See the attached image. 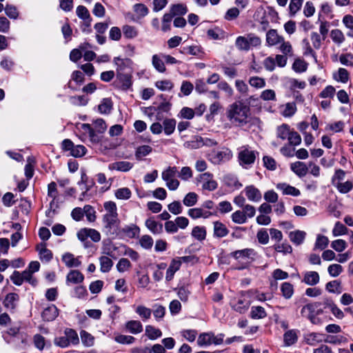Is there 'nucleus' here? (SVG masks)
Returning a JSON list of instances; mask_svg holds the SVG:
<instances>
[{"instance_id":"nucleus-1","label":"nucleus","mask_w":353,"mask_h":353,"mask_svg":"<svg viewBox=\"0 0 353 353\" xmlns=\"http://www.w3.org/2000/svg\"><path fill=\"white\" fill-rule=\"evenodd\" d=\"M250 108L241 101H237L230 105L227 111L228 119L233 123L239 126L248 125L245 130H252V132L261 130L260 120L258 118H250Z\"/></svg>"},{"instance_id":"nucleus-2","label":"nucleus","mask_w":353,"mask_h":353,"mask_svg":"<svg viewBox=\"0 0 353 353\" xmlns=\"http://www.w3.org/2000/svg\"><path fill=\"white\" fill-rule=\"evenodd\" d=\"M117 205L112 202V235L115 236L135 238L140 233V229L136 225L132 224L125 225L123 228L119 227L120 221L117 219Z\"/></svg>"},{"instance_id":"nucleus-3","label":"nucleus","mask_w":353,"mask_h":353,"mask_svg":"<svg viewBox=\"0 0 353 353\" xmlns=\"http://www.w3.org/2000/svg\"><path fill=\"white\" fill-rule=\"evenodd\" d=\"M230 256L236 261L243 264L239 270L244 269L250 262L254 261L256 252L253 248H245L232 252Z\"/></svg>"},{"instance_id":"nucleus-4","label":"nucleus","mask_w":353,"mask_h":353,"mask_svg":"<svg viewBox=\"0 0 353 353\" xmlns=\"http://www.w3.org/2000/svg\"><path fill=\"white\" fill-rule=\"evenodd\" d=\"M217 144L216 141L205 138L203 139L200 136L194 135L190 139L185 141L183 145L185 148L190 150L198 149L203 145L212 146Z\"/></svg>"},{"instance_id":"nucleus-5","label":"nucleus","mask_w":353,"mask_h":353,"mask_svg":"<svg viewBox=\"0 0 353 353\" xmlns=\"http://www.w3.org/2000/svg\"><path fill=\"white\" fill-rule=\"evenodd\" d=\"M61 148L65 152H69L70 155L79 158L84 156L87 152L85 146L82 145H74L70 139H64L61 143Z\"/></svg>"},{"instance_id":"nucleus-6","label":"nucleus","mask_w":353,"mask_h":353,"mask_svg":"<svg viewBox=\"0 0 353 353\" xmlns=\"http://www.w3.org/2000/svg\"><path fill=\"white\" fill-rule=\"evenodd\" d=\"M178 170L176 167H168L162 172V179L165 181L166 186L170 190H176L179 185V181L175 179Z\"/></svg>"},{"instance_id":"nucleus-7","label":"nucleus","mask_w":353,"mask_h":353,"mask_svg":"<svg viewBox=\"0 0 353 353\" xmlns=\"http://www.w3.org/2000/svg\"><path fill=\"white\" fill-rule=\"evenodd\" d=\"M114 88L121 90H127L130 89L132 85L131 71L126 72H119L117 74V79L114 81Z\"/></svg>"},{"instance_id":"nucleus-8","label":"nucleus","mask_w":353,"mask_h":353,"mask_svg":"<svg viewBox=\"0 0 353 353\" xmlns=\"http://www.w3.org/2000/svg\"><path fill=\"white\" fill-rule=\"evenodd\" d=\"M238 158L240 165L246 168V165L254 163L256 155L254 151L250 150L246 147H242L239 153Z\"/></svg>"},{"instance_id":"nucleus-9","label":"nucleus","mask_w":353,"mask_h":353,"mask_svg":"<svg viewBox=\"0 0 353 353\" xmlns=\"http://www.w3.org/2000/svg\"><path fill=\"white\" fill-rule=\"evenodd\" d=\"M198 181L201 183L202 188L205 190L213 191L218 187V183L214 179L213 174L210 172L200 174Z\"/></svg>"},{"instance_id":"nucleus-10","label":"nucleus","mask_w":353,"mask_h":353,"mask_svg":"<svg viewBox=\"0 0 353 353\" xmlns=\"http://www.w3.org/2000/svg\"><path fill=\"white\" fill-rule=\"evenodd\" d=\"M188 256L178 257L172 260L166 271L165 279L168 281H171L174 274L180 269L182 262H187Z\"/></svg>"},{"instance_id":"nucleus-11","label":"nucleus","mask_w":353,"mask_h":353,"mask_svg":"<svg viewBox=\"0 0 353 353\" xmlns=\"http://www.w3.org/2000/svg\"><path fill=\"white\" fill-rule=\"evenodd\" d=\"M321 306V304L319 302L308 303L302 307L301 314L303 316L309 319L310 318L315 315H319L323 312Z\"/></svg>"},{"instance_id":"nucleus-12","label":"nucleus","mask_w":353,"mask_h":353,"mask_svg":"<svg viewBox=\"0 0 353 353\" xmlns=\"http://www.w3.org/2000/svg\"><path fill=\"white\" fill-rule=\"evenodd\" d=\"M81 128L85 131L88 130L89 132H103L107 128V125L103 119H97L92 121V124H82Z\"/></svg>"},{"instance_id":"nucleus-13","label":"nucleus","mask_w":353,"mask_h":353,"mask_svg":"<svg viewBox=\"0 0 353 353\" xmlns=\"http://www.w3.org/2000/svg\"><path fill=\"white\" fill-rule=\"evenodd\" d=\"M78 239L81 241H86L90 238L94 242H98L101 239V235L98 231L94 229L83 228L77 233Z\"/></svg>"},{"instance_id":"nucleus-14","label":"nucleus","mask_w":353,"mask_h":353,"mask_svg":"<svg viewBox=\"0 0 353 353\" xmlns=\"http://www.w3.org/2000/svg\"><path fill=\"white\" fill-rule=\"evenodd\" d=\"M232 153L228 148H223L220 151L214 152L212 154V161L214 163H221L231 159Z\"/></svg>"},{"instance_id":"nucleus-15","label":"nucleus","mask_w":353,"mask_h":353,"mask_svg":"<svg viewBox=\"0 0 353 353\" xmlns=\"http://www.w3.org/2000/svg\"><path fill=\"white\" fill-rule=\"evenodd\" d=\"M243 192L250 201L258 203L262 199L261 191L253 185L246 186Z\"/></svg>"},{"instance_id":"nucleus-16","label":"nucleus","mask_w":353,"mask_h":353,"mask_svg":"<svg viewBox=\"0 0 353 353\" xmlns=\"http://www.w3.org/2000/svg\"><path fill=\"white\" fill-rule=\"evenodd\" d=\"M88 176L85 173H82L81 177V181L78 183L81 190L83 191L81 195L79 196V199L80 201L88 200L89 198L88 196V191L90 190V188L92 185V183H88Z\"/></svg>"},{"instance_id":"nucleus-17","label":"nucleus","mask_w":353,"mask_h":353,"mask_svg":"<svg viewBox=\"0 0 353 353\" xmlns=\"http://www.w3.org/2000/svg\"><path fill=\"white\" fill-rule=\"evenodd\" d=\"M19 301V296L17 293L11 292L6 296L3 304L6 309L13 312L17 307Z\"/></svg>"},{"instance_id":"nucleus-18","label":"nucleus","mask_w":353,"mask_h":353,"mask_svg":"<svg viewBox=\"0 0 353 353\" xmlns=\"http://www.w3.org/2000/svg\"><path fill=\"white\" fill-rule=\"evenodd\" d=\"M59 315V310L54 304H50L44 308L41 313L43 320L46 321H52Z\"/></svg>"},{"instance_id":"nucleus-19","label":"nucleus","mask_w":353,"mask_h":353,"mask_svg":"<svg viewBox=\"0 0 353 353\" xmlns=\"http://www.w3.org/2000/svg\"><path fill=\"white\" fill-rule=\"evenodd\" d=\"M188 215L192 219H197L200 218L208 219L212 215V213L209 210H204L200 207L189 209L188 211Z\"/></svg>"},{"instance_id":"nucleus-20","label":"nucleus","mask_w":353,"mask_h":353,"mask_svg":"<svg viewBox=\"0 0 353 353\" xmlns=\"http://www.w3.org/2000/svg\"><path fill=\"white\" fill-rule=\"evenodd\" d=\"M299 331L297 330H289L283 334L284 346L293 345L298 341Z\"/></svg>"},{"instance_id":"nucleus-21","label":"nucleus","mask_w":353,"mask_h":353,"mask_svg":"<svg viewBox=\"0 0 353 353\" xmlns=\"http://www.w3.org/2000/svg\"><path fill=\"white\" fill-rule=\"evenodd\" d=\"M276 189L281 191L284 195H291L293 196H298L301 194L299 189L292 186L286 183H279L276 185Z\"/></svg>"},{"instance_id":"nucleus-22","label":"nucleus","mask_w":353,"mask_h":353,"mask_svg":"<svg viewBox=\"0 0 353 353\" xmlns=\"http://www.w3.org/2000/svg\"><path fill=\"white\" fill-rule=\"evenodd\" d=\"M320 281V276L316 271H307L303 274L302 282L308 285H315Z\"/></svg>"},{"instance_id":"nucleus-23","label":"nucleus","mask_w":353,"mask_h":353,"mask_svg":"<svg viewBox=\"0 0 353 353\" xmlns=\"http://www.w3.org/2000/svg\"><path fill=\"white\" fill-rule=\"evenodd\" d=\"M80 256L75 257L74 254L66 252L62 256V261L68 268H77L80 266L81 262L79 260Z\"/></svg>"},{"instance_id":"nucleus-24","label":"nucleus","mask_w":353,"mask_h":353,"mask_svg":"<svg viewBox=\"0 0 353 353\" xmlns=\"http://www.w3.org/2000/svg\"><path fill=\"white\" fill-rule=\"evenodd\" d=\"M306 232L302 230H296L289 233V239L294 245H301L305 239Z\"/></svg>"},{"instance_id":"nucleus-25","label":"nucleus","mask_w":353,"mask_h":353,"mask_svg":"<svg viewBox=\"0 0 353 353\" xmlns=\"http://www.w3.org/2000/svg\"><path fill=\"white\" fill-rule=\"evenodd\" d=\"M84 279L83 275L79 270H71L66 276L67 285L78 284L83 282Z\"/></svg>"},{"instance_id":"nucleus-26","label":"nucleus","mask_w":353,"mask_h":353,"mask_svg":"<svg viewBox=\"0 0 353 353\" xmlns=\"http://www.w3.org/2000/svg\"><path fill=\"white\" fill-rule=\"evenodd\" d=\"M291 170L299 177L304 176L308 172L307 165L301 161H296L291 164Z\"/></svg>"},{"instance_id":"nucleus-27","label":"nucleus","mask_w":353,"mask_h":353,"mask_svg":"<svg viewBox=\"0 0 353 353\" xmlns=\"http://www.w3.org/2000/svg\"><path fill=\"white\" fill-rule=\"evenodd\" d=\"M283 41V38L277 34V31L271 29L266 34V42L268 46H274Z\"/></svg>"},{"instance_id":"nucleus-28","label":"nucleus","mask_w":353,"mask_h":353,"mask_svg":"<svg viewBox=\"0 0 353 353\" xmlns=\"http://www.w3.org/2000/svg\"><path fill=\"white\" fill-rule=\"evenodd\" d=\"M214 225V236L218 238H223L226 236L229 230L223 223L217 221L213 223Z\"/></svg>"},{"instance_id":"nucleus-29","label":"nucleus","mask_w":353,"mask_h":353,"mask_svg":"<svg viewBox=\"0 0 353 353\" xmlns=\"http://www.w3.org/2000/svg\"><path fill=\"white\" fill-rule=\"evenodd\" d=\"M188 11V7L185 4L176 3L170 6L169 13L174 17L176 16H183Z\"/></svg>"},{"instance_id":"nucleus-30","label":"nucleus","mask_w":353,"mask_h":353,"mask_svg":"<svg viewBox=\"0 0 353 353\" xmlns=\"http://www.w3.org/2000/svg\"><path fill=\"white\" fill-rule=\"evenodd\" d=\"M127 330L133 334H137L143 331V325L139 321L131 320L125 323Z\"/></svg>"},{"instance_id":"nucleus-31","label":"nucleus","mask_w":353,"mask_h":353,"mask_svg":"<svg viewBox=\"0 0 353 353\" xmlns=\"http://www.w3.org/2000/svg\"><path fill=\"white\" fill-rule=\"evenodd\" d=\"M145 226L153 234H160L163 232V225L156 221L153 218L148 219L145 221Z\"/></svg>"},{"instance_id":"nucleus-32","label":"nucleus","mask_w":353,"mask_h":353,"mask_svg":"<svg viewBox=\"0 0 353 353\" xmlns=\"http://www.w3.org/2000/svg\"><path fill=\"white\" fill-rule=\"evenodd\" d=\"M305 342L310 345H316L317 343L324 341L323 334L312 332L305 336Z\"/></svg>"},{"instance_id":"nucleus-33","label":"nucleus","mask_w":353,"mask_h":353,"mask_svg":"<svg viewBox=\"0 0 353 353\" xmlns=\"http://www.w3.org/2000/svg\"><path fill=\"white\" fill-rule=\"evenodd\" d=\"M224 182L228 187L238 190L242 187L237 177L234 174H227L224 176Z\"/></svg>"},{"instance_id":"nucleus-34","label":"nucleus","mask_w":353,"mask_h":353,"mask_svg":"<svg viewBox=\"0 0 353 353\" xmlns=\"http://www.w3.org/2000/svg\"><path fill=\"white\" fill-rule=\"evenodd\" d=\"M212 332H203L199 336L197 339V344L199 346L210 345L212 343Z\"/></svg>"},{"instance_id":"nucleus-35","label":"nucleus","mask_w":353,"mask_h":353,"mask_svg":"<svg viewBox=\"0 0 353 353\" xmlns=\"http://www.w3.org/2000/svg\"><path fill=\"white\" fill-rule=\"evenodd\" d=\"M250 316L253 319H264L267 316V313L264 307L261 306H252Z\"/></svg>"},{"instance_id":"nucleus-36","label":"nucleus","mask_w":353,"mask_h":353,"mask_svg":"<svg viewBox=\"0 0 353 353\" xmlns=\"http://www.w3.org/2000/svg\"><path fill=\"white\" fill-rule=\"evenodd\" d=\"M64 334L70 345H77L79 343L78 334L74 330L66 328L64 331Z\"/></svg>"},{"instance_id":"nucleus-37","label":"nucleus","mask_w":353,"mask_h":353,"mask_svg":"<svg viewBox=\"0 0 353 353\" xmlns=\"http://www.w3.org/2000/svg\"><path fill=\"white\" fill-rule=\"evenodd\" d=\"M341 194H347L353 189V182L350 181H342L336 183L334 186Z\"/></svg>"},{"instance_id":"nucleus-38","label":"nucleus","mask_w":353,"mask_h":353,"mask_svg":"<svg viewBox=\"0 0 353 353\" xmlns=\"http://www.w3.org/2000/svg\"><path fill=\"white\" fill-rule=\"evenodd\" d=\"M192 236L198 241H203L206 238V229L203 226H195L192 228Z\"/></svg>"},{"instance_id":"nucleus-39","label":"nucleus","mask_w":353,"mask_h":353,"mask_svg":"<svg viewBox=\"0 0 353 353\" xmlns=\"http://www.w3.org/2000/svg\"><path fill=\"white\" fill-rule=\"evenodd\" d=\"M145 335L151 340H155L161 336V331L152 325L145 326Z\"/></svg>"},{"instance_id":"nucleus-40","label":"nucleus","mask_w":353,"mask_h":353,"mask_svg":"<svg viewBox=\"0 0 353 353\" xmlns=\"http://www.w3.org/2000/svg\"><path fill=\"white\" fill-rule=\"evenodd\" d=\"M325 289L331 293L341 294V283L338 280H334L326 283Z\"/></svg>"},{"instance_id":"nucleus-41","label":"nucleus","mask_w":353,"mask_h":353,"mask_svg":"<svg viewBox=\"0 0 353 353\" xmlns=\"http://www.w3.org/2000/svg\"><path fill=\"white\" fill-rule=\"evenodd\" d=\"M281 291L283 296L289 299L294 294V287L290 283L284 282L281 285Z\"/></svg>"},{"instance_id":"nucleus-42","label":"nucleus","mask_w":353,"mask_h":353,"mask_svg":"<svg viewBox=\"0 0 353 353\" xmlns=\"http://www.w3.org/2000/svg\"><path fill=\"white\" fill-rule=\"evenodd\" d=\"M135 312L143 321L148 320L150 318L152 314V310L143 305L137 306Z\"/></svg>"},{"instance_id":"nucleus-43","label":"nucleus","mask_w":353,"mask_h":353,"mask_svg":"<svg viewBox=\"0 0 353 353\" xmlns=\"http://www.w3.org/2000/svg\"><path fill=\"white\" fill-rule=\"evenodd\" d=\"M41 248H37L39 253V258L42 261L49 262L52 259V252L46 248L45 245L41 244Z\"/></svg>"},{"instance_id":"nucleus-44","label":"nucleus","mask_w":353,"mask_h":353,"mask_svg":"<svg viewBox=\"0 0 353 353\" xmlns=\"http://www.w3.org/2000/svg\"><path fill=\"white\" fill-rule=\"evenodd\" d=\"M232 221L236 224H244L247 223L248 219L242 210H239L231 214Z\"/></svg>"},{"instance_id":"nucleus-45","label":"nucleus","mask_w":353,"mask_h":353,"mask_svg":"<svg viewBox=\"0 0 353 353\" xmlns=\"http://www.w3.org/2000/svg\"><path fill=\"white\" fill-rule=\"evenodd\" d=\"M199 196L195 192H189L183 198V203L187 207L194 205L198 201Z\"/></svg>"},{"instance_id":"nucleus-46","label":"nucleus","mask_w":353,"mask_h":353,"mask_svg":"<svg viewBox=\"0 0 353 353\" xmlns=\"http://www.w3.org/2000/svg\"><path fill=\"white\" fill-rule=\"evenodd\" d=\"M232 307L240 314L245 313L249 307V304L245 300L239 299L236 303L232 304Z\"/></svg>"},{"instance_id":"nucleus-47","label":"nucleus","mask_w":353,"mask_h":353,"mask_svg":"<svg viewBox=\"0 0 353 353\" xmlns=\"http://www.w3.org/2000/svg\"><path fill=\"white\" fill-rule=\"evenodd\" d=\"M132 166V163L128 161H118L112 164V169L121 172H127L129 171Z\"/></svg>"},{"instance_id":"nucleus-48","label":"nucleus","mask_w":353,"mask_h":353,"mask_svg":"<svg viewBox=\"0 0 353 353\" xmlns=\"http://www.w3.org/2000/svg\"><path fill=\"white\" fill-rule=\"evenodd\" d=\"M114 63L117 65V74L119 72H126L127 71H131L130 68L127 65L126 63L130 61L129 59L123 60L119 57H116L114 59Z\"/></svg>"},{"instance_id":"nucleus-49","label":"nucleus","mask_w":353,"mask_h":353,"mask_svg":"<svg viewBox=\"0 0 353 353\" xmlns=\"http://www.w3.org/2000/svg\"><path fill=\"white\" fill-rule=\"evenodd\" d=\"M329 243V239L327 236L319 234L314 244V248L323 250L325 249Z\"/></svg>"},{"instance_id":"nucleus-50","label":"nucleus","mask_w":353,"mask_h":353,"mask_svg":"<svg viewBox=\"0 0 353 353\" xmlns=\"http://www.w3.org/2000/svg\"><path fill=\"white\" fill-rule=\"evenodd\" d=\"M124 37L127 39H133L138 35V31L134 26L125 25L122 27Z\"/></svg>"},{"instance_id":"nucleus-51","label":"nucleus","mask_w":353,"mask_h":353,"mask_svg":"<svg viewBox=\"0 0 353 353\" xmlns=\"http://www.w3.org/2000/svg\"><path fill=\"white\" fill-rule=\"evenodd\" d=\"M280 137L282 139L288 138L291 145H297L301 141V137L299 134H281Z\"/></svg>"},{"instance_id":"nucleus-52","label":"nucleus","mask_w":353,"mask_h":353,"mask_svg":"<svg viewBox=\"0 0 353 353\" xmlns=\"http://www.w3.org/2000/svg\"><path fill=\"white\" fill-rule=\"evenodd\" d=\"M114 195L118 199L127 200L131 197L132 192L128 188H122L117 190Z\"/></svg>"},{"instance_id":"nucleus-53","label":"nucleus","mask_w":353,"mask_h":353,"mask_svg":"<svg viewBox=\"0 0 353 353\" xmlns=\"http://www.w3.org/2000/svg\"><path fill=\"white\" fill-rule=\"evenodd\" d=\"M256 238L259 243L266 245L268 243L270 237L265 228H261L256 233Z\"/></svg>"},{"instance_id":"nucleus-54","label":"nucleus","mask_w":353,"mask_h":353,"mask_svg":"<svg viewBox=\"0 0 353 353\" xmlns=\"http://www.w3.org/2000/svg\"><path fill=\"white\" fill-rule=\"evenodd\" d=\"M98 112L101 114H108L110 112V99L104 98L97 106Z\"/></svg>"},{"instance_id":"nucleus-55","label":"nucleus","mask_w":353,"mask_h":353,"mask_svg":"<svg viewBox=\"0 0 353 353\" xmlns=\"http://www.w3.org/2000/svg\"><path fill=\"white\" fill-rule=\"evenodd\" d=\"M133 10L141 18L145 17L149 12L148 7L143 3L134 4Z\"/></svg>"},{"instance_id":"nucleus-56","label":"nucleus","mask_w":353,"mask_h":353,"mask_svg":"<svg viewBox=\"0 0 353 353\" xmlns=\"http://www.w3.org/2000/svg\"><path fill=\"white\" fill-rule=\"evenodd\" d=\"M307 63L304 60H302L300 59H295V61H294V63L292 64V69L296 72H299V73L303 72L307 70Z\"/></svg>"},{"instance_id":"nucleus-57","label":"nucleus","mask_w":353,"mask_h":353,"mask_svg":"<svg viewBox=\"0 0 353 353\" xmlns=\"http://www.w3.org/2000/svg\"><path fill=\"white\" fill-rule=\"evenodd\" d=\"M343 267L338 263L331 264L327 268L328 274L332 277H337L343 272Z\"/></svg>"},{"instance_id":"nucleus-58","label":"nucleus","mask_w":353,"mask_h":353,"mask_svg":"<svg viewBox=\"0 0 353 353\" xmlns=\"http://www.w3.org/2000/svg\"><path fill=\"white\" fill-rule=\"evenodd\" d=\"M153 315L157 321L163 319L165 314V307L161 305H154L153 306Z\"/></svg>"},{"instance_id":"nucleus-59","label":"nucleus","mask_w":353,"mask_h":353,"mask_svg":"<svg viewBox=\"0 0 353 353\" xmlns=\"http://www.w3.org/2000/svg\"><path fill=\"white\" fill-rule=\"evenodd\" d=\"M274 248L276 252H281L284 254H290L292 252V246L287 242L276 243L274 245Z\"/></svg>"},{"instance_id":"nucleus-60","label":"nucleus","mask_w":353,"mask_h":353,"mask_svg":"<svg viewBox=\"0 0 353 353\" xmlns=\"http://www.w3.org/2000/svg\"><path fill=\"white\" fill-rule=\"evenodd\" d=\"M152 152V148L149 145H142L138 147L136 152L135 157L137 159L141 160L143 157L147 156Z\"/></svg>"},{"instance_id":"nucleus-61","label":"nucleus","mask_w":353,"mask_h":353,"mask_svg":"<svg viewBox=\"0 0 353 353\" xmlns=\"http://www.w3.org/2000/svg\"><path fill=\"white\" fill-rule=\"evenodd\" d=\"M153 239L148 234L143 235L139 239L140 245L145 250H150L153 245Z\"/></svg>"},{"instance_id":"nucleus-62","label":"nucleus","mask_w":353,"mask_h":353,"mask_svg":"<svg viewBox=\"0 0 353 353\" xmlns=\"http://www.w3.org/2000/svg\"><path fill=\"white\" fill-rule=\"evenodd\" d=\"M21 274L23 281L28 282L31 285L34 287L37 286L38 283L37 279L34 278L32 274L27 269L21 272Z\"/></svg>"},{"instance_id":"nucleus-63","label":"nucleus","mask_w":353,"mask_h":353,"mask_svg":"<svg viewBox=\"0 0 353 353\" xmlns=\"http://www.w3.org/2000/svg\"><path fill=\"white\" fill-rule=\"evenodd\" d=\"M330 37L332 41L337 44L342 43L345 40L343 33L339 29L332 30L330 33Z\"/></svg>"},{"instance_id":"nucleus-64","label":"nucleus","mask_w":353,"mask_h":353,"mask_svg":"<svg viewBox=\"0 0 353 353\" xmlns=\"http://www.w3.org/2000/svg\"><path fill=\"white\" fill-rule=\"evenodd\" d=\"M348 229L341 222L337 221L332 230V234L334 236H338L346 234Z\"/></svg>"}]
</instances>
